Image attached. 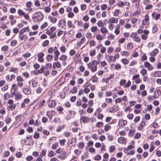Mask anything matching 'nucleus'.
<instances>
[{
  "label": "nucleus",
  "mask_w": 161,
  "mask_h": 161,
  "mask_svg": "<svg viewBox=\"0 0 161 161\" xmlns=\"http://www.w3.org/2000/svg\"><path fill=\"white\" fill-rule=\"evenodd\" d=\"M32 18L34 22H39L43 19V15L41 12H37L33 14Z\"/></svg>",
  "instance_id": "nucleus-1"
},
{
  "label": "nucleus",
  "mask_w": 161,
  "mask_h": 161,
  "mask_svg": "<svg viewBox=\"0 0 161 161\" xmlns=\"http://www.w3.org/2000/svg\"><path fill=\"white\" fill-rule=\"evenodd\" d=\"M97 65L95 60H93L92 62H90L87 64L88 68L91 70L92 72H95L96 71L97 69Z\"/></svg>",
  "instance_id": "nucleus-2"
},
{
  "label": "nucleus",
  "mask_w": 161,
  "mask_h": 161,
  "mask_svg": "<svg viewBox=\"0 0 161 161\" xmlns=\"http://www.w3.org/2000/svg\"><path fill=\"white\" fill-rule=\"evenodd\" d=\"M116 5L119 7L122 8L124 6H129L130 3L129 2L127 1L119 2H118Z\"/></svg>",
  "instance_id": "nucleus-3"
},
{
  "label": "nucleus",
  "mask_w": 161,
  "mask_h": 161,
  "mask_svg": "<svg viewBox=\"0 0 161 161\" xmlns=\"http://www.w3.org/2000/svg\"><path fill=\"white\" fill-rule=\"evenodd\" d=\"M60 52L58 51V49L56 47H55L54 53L55 55L54 60L55 61H57L58 59V56L60 55Z\"/></svg>",
  "instance_id": "nucleus-4"
},
{
  "label": "nucleus",
  "mask_w": 161,
  "mask_h": 161,
  "mask_svg": "<svg viewBox=\"0 0 161 161\" xmlns=\"http://www.w3.org/2000/svg\"><path fill=\"white\" fill-rule=\"evenodd\" d=\"M48 106L49 107H53L56 105V103L55 100L49 99L47 102Z\"/></svg>",
  "instance_id": "nucleus-5"
},
{
  "label": "nucleus",
  "mask_w": 161,
  "mask_h": 161,
  "mask_svg": "<svg viewBox=\"0 0 161 161\" xmlns=\"http://www.w3.org/2000/svg\"><path fill=\"white\" fill-rule=\"evenodd\" d=\"M13 94L15 97V98L17 100H19L21 99L22 98V95L20 93H19L18 91L16 92H13Z\"/></svg>",
  "instance_id": "nucleus-6"
},
{
  "label": "nucleus",
  "mask_w": 161,
  "mask_h": 161,
  "mask_svg": "<svg viewBox=\"0 0 161 161\" xmlns=\"http://www.w3.org/2000/svg\"><path fill=\"white\" fill-rule=\"evenodd\" d=\"M145 126H146V122L145 121H142L138 125L137 129L139 131L142 130Z\"/></svg>",
  "instance_id": "nucleus-7"
},
{
  "label": "nucleus",
  "mask_w": 161,
  "mask_h": 161,
  "mask_svg": "<svg viewBox=\"0 0 161 161\" xmlns=\"http://www.w3.org/2000/svg\"><path fill=\"white\" fill-rule=\"evenodd\" d=\"M149 18L148 14H147L145 16V19L143 20L142 23L143 25H148L149 23Z\"/></svg>",
  "instance_id": "nucleus-8"
},
{
  "label": "nucleus",
  "mask_w": 161,
  "mask_h": 161,
  "mask_svg": "<svg viewBox=\"0 0 161 161\" xmlns=\"http://www.w3.org/2000/svg\"><path fill=\"white\" fill-rule=\"evenodd\" d=\"M32 3L31 2L29 1L26 3V6L27 7V8L26 9V10L29 11H31L33 10V8L31 7Z\"/></svg>",
  "instance_id": "nucleus-9"
},
{
  "label": "nucleus",
  "mask_w": 161,
  "mask_h": 161,
  "mask_svg": "<svg viewBox=\"0 0 161 161\" xmlns=\"http://www.w3.org/2000/svg\"><path fill=\"white\" fill-rule=\"evenodd\" d=\"M144 65L145 67L147 68L148 70H151L153 69V67L147 62H145Z\"/></svg>",
  "instance_id": "nucleus-10"
},
{
  "label": "nucleus",
  "mask_w": 161,
  "mask_h": 161,
  "mask_svg": "<svg viewBox=\"0 0 161 161\" xmlns=\"http://www.w3.org/2000/svg\"><path fill=\"white\" fill-rule=\"evenodd\" d=\"M118 22V19L117 18L113 17L111 19H110L107 21L108 23H116Z\"/></svg>",
  "instance_id": "nucleus-11"
},
{
  "label": "nucleus",
  "mask_w": 161,
  "mask_h": 161,
  "mask_svg": "<svg viewBox=\"0 0 161 161\" xmlns=\"http://www.w3.org/2000/svg\"><path fill=\"white\" fill-rule=\"evenodd\" d=\"M67 155L65 151H62V154L61 155H58V158L62 159L64 160L67 157Z\"/></svg>",
  "instance_id": "nucleus-12"
},
{
  "label": "nucleus",
  "mask_w": 161,
  "mask_h": 161,
  "mask_svg": "<svg viewBox=\"0 0 161 161\" xmlns=\"http://www.w3.org/2000/svg\"><path fill=\"white\" fill-rule=\"evenodd\" d=\"M161 94V92L158 89L155 90L154 93V97L155 98H158L159 95Z\"/></svg>",
  "instance_id": "nucleus-13"
},
{
  "label": "nucleus",
  "mask_w": 161,
  "mask_h": 161,
  "mask_svg": "<svg viewBox=\"0 0 161 161\" xmlns=\"http://www.w3.org/2000/svg\"><path fill=\"white\" fill-rule=\"evenodd\" d=\"M80 120L84 123H87L89 121V119L86 116H83L80 118Z\"/></svg>",
  "instance_id": "nucleus-14"
},
{
  "label": "nucleus",
  "mask_w": 161,
  "mask_h": 161,
  "mask_svg": "<svg viewBox=\"0 0 161 161\" xmlns=\"http://www.w3.org/2000/svg\"><path fill=\"white\" fill-rule=\"evenodd\" d=\"M19 38L20 40H23L25 41H26V39H27V36L26 34H21L19 35Z\"/></svg>",
  "instance_id": "nucleus-15"
},
{
  "label": "nucleus",
  "mask_w": 161,
  "mask_h": 161,
  "mask_svg": "<svg viewBox=\"0 0 161 161\" xmlns=\"http://www.w3.org/2000/svg\"><path fill=\"white\" fill-rule=\"evenodd\" d=\"M53 67L54 69L56 68H60L61 67V64L59 61L54 63L53 64Z\"/></svg>",
  "instance_id": "nucleus-16"
},
{
  "label": "nucleus",
  "mask_w": 161,
  "mask_h": 161,
  "mask_svg": "<svg viewBox=\"0 0 161 161\" xmlns=\"http://www.w3.org/2000/svg\"><path fill=\"white\" fill-rule=\"evenodd\" d=\"M118 141L121 144H123L124 143H126V141L125 138L122 137L119 138Z\"/></svg>",
  "instance_id": "nucleus-17"
},
{
  "label": "nucleus",
  "mask_w": 161,
  "mask_h": 161,
  "mask_svg": "<svg viewBox=\"0 0 161 161\" xmlns=\"http://www.w3.org/2000/svg\"><path fill=\"white\" fill-rule=\"evenodd\" d=\"M100 31L101 33L105 35V34L108 32V30L106 28L104 27H102L100 29Z\"/></svg>",
  "instance_id": "nucleus-18"
},
{
  "label": "nucleus",
  "mask_w": 161,
  "mask_h": 161,
  "mask_svg": "<svg viewBox=\"0 0 161 161\" xmlns=\"http://www.w3.org/2000/svg\"><path fill=\"white\" fill-rule=\"evenodd\" d=\"M23 92L25 94L27 95H29L31 93V91L29 89L26 88H23Z\"/></svg>",
  "instance_id": "nucleus-19"
},
{
  "label": "nucleus",
  "mask_w": 161,
  "mask_h": 161,
  "mask_svg": "<svg viewBox=\"0 0 161 161\" xmlns=\"http://www.w3.org/2000/svg\"><path fill=\"white\" fill-rule=\"evenodd\" d=\"M48 19L50 20L51 22L53 23H55L57 20V19L56 18L50 16H48Z\"/></svg>",
  "instance_id": "nucleus-20"
},
{
  "label": "nucleus",
  "mask_w": 161,
  "mask_h": 161,
  "mask_svg": "<svg viewBox=\"0 0 161 161\" xmlns=\"http://www.w3.org/2000/svg\"><path fill=\"white\" fill-rule=\"evenodd\" d=\"M68 114L66 117V119L67 120H69L71 118V115L72 114V111H69L68 112Z\"/></svg>",
  "instance_id": "nucleus-21"
},
{
  "label": "nucleus",
  "mask_w": 161,
  "mask_h": 161,
  "mask_svg": "<svg viewBox=\"0 0 161 161\" xmlns=\"http://www.w3.org/2000/svg\"><path fill=\"white\" fill-rule=\"evenodd\" d=\"M158 53V50L157 49H154L153 51L151 52L150 53V55L151 56H155Z\"/></svg>",
  "instance_id": "nucleus-22"
},
{
  "label": "nucleus",
  "mask_w": 161,
  "mask_h": 161,
  "mask_svg": "<svg viewBox=\"0 0 161 161\" xmlns=\"http://www.w3.org/2000/svg\"><path fill=\"white\" fill-rule=\"evenodd\" d=\"M117 106H114L111 109L109 110L110 112L113 113L114 112H116L118 110V108L117 107Z\"/></svg>",
  "instance_id": "nucleus-23"
},
{
  "label": "nucleus",
  "mask_w": 161,
  "mask_h": 161,
  "mask_svg": "<svg viewBox=\"0 0 161 161\" xmlns=\"http://www.w3.org/2000/svg\"><path fill=\"white\" fill-rule=\"evenodd\" d=\"M97 60L96 61V63H97V64H99V62L101 61V54H98L97 56Z\"/></svg>",
  "instance_id": "nucleus-24"
},
{
  "label": "nucleus",
  "mask_w": 161,
  "mask_h": 161,
  "mask_svg": "<svg viewBox=\"0 0 161 161\" xmlns=\"http://www.w3.org/2000/svg\"><path fill=\"white\" fill-rule=\"evenodd\" d=\"M154 75L155 77H161V71H156L154 72Z\"/></svg>",
  "instance_id": "nucleus-25"
},
{
  "label": "nucleus",
  "mask_w": 161,
  "mask_h": 161,
  "mask_svg": "<svg viewBox=\"0 0 161 161\" xmlns=\"http://www.w3.org/2000/svg\"><path fill=\"white\" fill-rule=\"evenodd\" d=\"M68 26L69 28H73L75 26L73 25L71 22L70 21L68 20L67 22Z\"/></svg>",
  "instance_id": "nucleus-26"
},
{
  "label": "nucleus",
  "mask_w": 161,
  "mask_h": 161,
  "mask_svg": "<svg viewBox=\"0 0 161 161\" xmlns=\"http://www.w3.org/2000/svg\"><path fill=\"white\" fill-rule=\"evenodd\" d=\"M127 48L128 50H131L133 48V45L130 43H129L127 44Z\"/></svg>",
  "instance_id": "nucleus-27"
},
{
  "label": "nucleus",
  "mask_w": 161,
  "mask_h": 161,
  "mask_svg": "<svg viewBox=\"0 0 161 161\" xmlns=\"http://www.w3.org/2000/svg\"><path fill=\"white\" fill-rule=\"evenodd\" d=\"M67 58V56L65 55H63L61 56L59 59L62 61H65Z\"/></svg>",
  "instance_id": "nucleus-28"
},
{
  "label": "nucleus",
  "mask_w": 161,
  "mask_h": 161,
  "mask_svg": "<svg viewBox=\"0 0 161 161\" xmlns=\"http://www.w3.org/2000/svg\"><path fill=\"white\" fill-rule=\"evenodd\" d=\"M9 71L11 72H14V73H16L18 72L19 71V69L17 68H10V69L9 70Z\"/></svg>",
  "instance_id": "nucleus-29"
},
{
  "label": "nucleus",
  "mask_w": 161,
  "mask_h": 161,
  "mask_svg": "<svg viewBox=\"0 0 161 161\" xmlns=\"http://www.w3.org/2000/svg\"><path fill=\"white\" fill-rule=\"evenodd\" d=\"M77 92L76 87H74L70 91V92L72 94L75 93Z\"/></svg>",
  "instance_id": "nucleus-30"
},
{
  "label": "nucleus",
  "mask_w": 161,
  "mask_h": 161,
  "mask_svg": "<svg viewBox=\"0 0 161 161\" xmlns=\"http://www.w3.org/2000/svg\"><path fill=\"white\" fill-rule=\"evenodd\" d=\"M134 40L135 41L137 42H139L141 41V38L139 36H137V34L135 36Z\"/></svg>",
  "instance_id": "nucleus-31"
},
{
  "label": "nucleus",
  "mask_w": 161,
  "mask_h": 161,
  "mask_svg": "<svg viewBox=\"0 0 161 161\" xmlns=\"http://www.w3.org/2000/svg\"><path fill=\"white\" fill-rule=\"evenodd\" d=\"M66 141V140L65 139H63L59 140V142L61 146H63L64 145Z\"/></svg>",
  "instance_id": "nucleus-32"
},
{
  "label": "nucleus",
  "mask_w": 161,
  "mask_h": 161,
  "mask_svg": "<svg viewBox=\"0 0 161 161\" xmlns=\"http://www.w3.org/2000/svg\"><path fill=\"white\" fill-rule=\"evenodd\" d=\"M63 109V108L61 106L58 107L57 108V110L58 111L59 113L60 114H63L62 111Z\"/></svg>",
  "instance_id": "nucleus-33"
},
{
  "label": "nucleus",
  "mask_w": 161,
  "mask_h": 161,
  "mask_svg": "<svg viewBox=\"0 0 161 161\" xmlns=\"http://www.w3.org/2000/svg\"><path fill=\"white\" fill-rule=\"evenodd\" d=\"M108 139L109 141H112L114 139V136L112 135L108 134Z\"/></svg>",
  "instance_id": "nucleus-34"
},
{
  "label": "nucleus",
  "mask_w": 161,
  "mask_h": 161,
  "mask_svg": "<svg viewBox=\"0 0 161 161\" xmlns=\"http://www.w3.org/2000/svg\"><path fill=\"white\" fill-rule=\"evenodd\" d=\"M84 147V144L83 142H79L78 145V147L82 149Z\"/></svg>",
  "instance_id": "nucleus-35"
},
{
  "label": "nucleus",
  "mask_w": 161,
  "mask_h": 161,
  "mask_svg": "<svg viewBox=\"0 0 161 161\" xmlns=\"http://www.w3.org/2000/svg\"><path fill=\"white\" fill-rule=\"evenodd\" d=\"M17 44V41L16 40H12L11 41V45L12 46H15Z\"/></svg>",
  "instance_id": "nucleus-36"
},
{
  "label": "nucleus",
  "mask_w": 161,
  "mask_h": 161,
  "mask_svg": "<svg viewBox=\"0 0 161 161\" xmlns=\"http://www.w3.org/2000/svg\"><path fill=\"white\" fill-rule=\"evenodd\" d=\"M39 134L35 131L34 132L33 135L34 138L35 139H37L39 137Z\"/></svg>",
  "instance_id": "nucleus-37"
},
{
  "label": "nucleus",
  "mask_w": 161,
  "mask_h": 161,
  "mask_svg": "<svg viewBox=\"0 0 161 161\" xmlns=\"http://www.w3.org/2000/svg\"><path fill=\"white\" fill-rule=\"evenodd\" d=\"M25 13L21 9H19L18 10V14L20 16H23V15H25Z\"/></svg>",
  "instance_id": "nucleus-38"
},
{
  "label": "nucleus",
  "mask_w": 161,
  "mask_h": 161,
  "mask_svg": "<svg viewBox=\"0 0 161 161\" xmlns=\"http://www.w3.org/2000/svg\"><path fill=\"white\" fill-rule=\"evenodd\" d=\"M121 61L122 63L124 64H127L129 62V61L126 58H122Z\"/></svg>",
  "instance_id": "nucleus-39"
},
{
  "label": "nucleus",
  "mask_w": 161,
  "mask_h": 161,
  "mask_svg": "<svg viewBox=\"0 0 161 161\" xmlns=\"http://www.w3.org/2000/svg\"><path fill=\"white\" fill-rule=\"evenodd\" d=\"M120 53L122 56L125 55L126 56H128L129 55V53L127 51H123Z\"/></svg>",
  "instance_id": "nucleus-40"
},
{
  "label": "nucleus",
  "mask_w": 161,
  "mask_h": 161,
  "mask_svg": "<svg viewBox=\"0 0 161 161\" xmlns=\"http://www.w3.org/2000/svg\"><path fill=\"white\" fill-rule=\"evenodd\" d=\"M45 67L44 66H42L41 69L38 70V73L39 74H42L44 72V69Z\"/></svg>",
  "instance_id": "nucleus-41"
},
{
  "label": "nucleus",
  "mask_w": 161,
  "mask_h": 161,
  "mask_svg": "<svg viewBox=\"0 0 161 161\" xmlns=\"http://www.w3.org/2000/svg\"><path fill=\"white\" fill-rule=\"evenodd\" d=\"M111 126L108 124H107L104 127V130L105 131H108L111 129Z\"/></svg>",
  "instance_id": "nucleus-42"
},
{
  "label": "nucleus",
  "mask_w": 161,
  "mask_h": 161,
  "mask_svg": "<svg viewBox=\"0 0 161 161\" xmlns=\"http://www.w3.org/2000/svg\"><path fill=\"white\" fill-rule=\"evenodd\" d=\"M119 25L116 26V29L115 30L114 32L116 35H118L119 33Z\"/></svg>",
  "instance_id": "nucleus-43"
},
{
  "label": "nucleus",
  "mask_w": 161,
  "mask_h": 161,
  "mask_svg": "<svg viewBox=\"0 0 161 161\" xmlns=\"http://www.w3.org/2000/svg\"><path fill=\"white\" fill-rule=\"evenodd\" d=\"M46 152L45 150L44 149H43L42 150V152L40 153V156L42 157L46 155Z\"/></svg>",
  "instance_id": "nucleus-44"
},
{
  "label": "nucleus",
  "mask_w": 161,
  "mask_h": 161,
  "mask_svg": "<svg viewBox=\"0 0 161 161\" xmlns=\"http://www.w3.org/2000/svg\"><path fill=\"white\" fill-rule=\"evenodd\" d=\"M120 122L122 124L121 125L123 126H125L127 124V121L126 120H120Z\"/></svg>",
  "instance_id": "nucleus-45"
},
{
  "label": "nucleus",
  "mask_w": 161,
  "mask_h": 161,
  "mask_svg": "<svg viewBox=\"0 0 161 161\" xmlns=\"http://www.w3.org/2000/svg\"><path fill=\"white\" fill-rule=\"evenodd\" d=\"M48 25V23L47 22H45L43 23L41 26V28L42 29H43L47 27Z\"/></svg>",
  "instance_id": "nucleus-46"
},
{
  "label": "nucleus",
  "mask_w": 161,
  "mask_h": 161,
  "mask_svg": "<svg viewBox=\"0 0 161 161\" xmlns=\"http://www.w3.org/2000/svg\"><path fill=\"white\" fill-rule=\"evenodd\" d=\"M58 142L55 143L54 144H53V145L52 147V148L53 149H56L58 147Z\"/></svg>",
  "instance_id": "nucleus-47"
},
{
  "label": "nucleus",
  "mask_w": 161,
  "mask_h": 161,
  "mask_svg": "<svg viewBox=\"0 0 161 161\" xmlns=\"http://www.w3.org/2000/svg\"><path fill=\"white\" fill-rule=\"evenodd\" d=\"M45 102V101L44 100H43L39 104L38 107L39 108H42L44 105Z\"/></svg>",
  "instance_id": "nucleus-48"
},
{
  "label": "nucleus",
  "mask_w": 161,
  "mask_h": 161,
  "mask_svg": "<svg viewBox=\"0 0 161 161\" xmlns=\"http://www.w3.org/2000/svg\"><path fill=\"white\" fill-rule=\"evenodd\" d=\"M135 131V130H129V135L131 136H132L134 135Z\"/></svg>",
  "instance_id": "nucleus-49"
},
{
  "label": "nucleus",
  "mask_w": 161,
  "mask_h": 161,
  "mask_svg": "<svg viewBox=\"0 0 161 161\" xmlns=\"http://www.w3.org/2000/svg\"><path fill=\"white\" fill-rule=\"evenodd\" d=\"M55 47L53 48L52 47H50L48 50L47 52L48 53H52L54 51V52Z\"/></svg>",
  "instance_id": "nucleus-50"
},
{
  "label": "nucleus",
  "mask_w": 161,
  "mask_h": 161,
  "mask_svg": "<svg viewBox=\"0 0 161 161\" xmlns=\"http://www.w3.org/2000/svg\"><path fill=\"white\" fill-rule=\"evenodd\" d=\"M64 126L63 125L62 126H60L58 127L56 130V131L57 132H59L61 131V130L64 129Z\"/></svg>",
  "instance_id": "nucleus-51"
},
{
  "label": "nucleus",
  "mask_w": 161,
  "mask_h": 161,
  "mask_svg": "<svg viewBox=\"0 0 161 161\" xmlns=\"http://www.w3.org/2000/svg\"><path fill=\"white\" fill-rule=\"evenodd\" d=\"M109 61H113L114 62L115 61V57L112 56H110L109 57Z\"/></svg>",
  "instance_id": "nucleus-52"
},
{
  "label": "nucleus",
  "mask_w": 161,
  "mask_h": 161,
  "mask_svg": "<svg viewBox=\"0 0 161 161\" xmlns=\"http://www.w3.org/2000/svg\"><path fill=\"white\" fill-rule=\"evenodd\" d=\"M96 38L97 40L99 41L103 39V38L102 37V36L100 34L97 35L96 36Z\"/></svg>",
  "instance_id": "nucleus-53"
},
{
  "label": "nucleus",
  "mask_w": 161,
  "mask_h": 161,
  "mask_svg": "<svg viewBox=\"0 0 161 161\" xmlns=\"http://www.w3.org/2000/svg\"><path fill=\"white\" fill-rule=\"evenodd\" d=\"M86 8V4H82L80 5V9L81 10H84Z\"/></svg>",
  "instance_id": "nucleus-54"
},
{
  "label": "nucleus",
  "mask_w": 161,
  "mask_h": 161,
  "mask_svg": "<svg viewBox=\"0 0 161 161\" xmlns=\"http://www.w3.org/2000/svg\"><path fill=\"white\" fill-rule=\"evenodd\" d=\"M122 101V99L121 98H119L116 99L115 100V102L116 103H120Z\"/></svg>",
  "instance_id": "nucleus-55"
},
{
  "label": "nucleus",
  "mask_w": 161,
  "mask_h": 161,
  "mask_svg": "<svg viewBox=\"0 0 161 161\" xmlns=\"http://www.w3.org/2000/svg\"><path fill=\"white\" fill-rule=\"evenodd\" d=\"M32 85L33 87H36L37 86V83L34 80H31Z\"/></svg>",
  "instance_id": "nucleus-56"
},
{
  "label": "nucleus",
  "mask_w": 161,
  "mask_h": 161,
  "mask_svg": "<svg viewBox=\"0 0 161 161\" xmlns=\"http://www.w3.org/2000/svg\"><path fill=\"white\" fill-rule=\"evenodd\" d=\"M101 157L100 155H96L94 158V159L95 160L99 161L101 159Z\"/></svg>",
  "instance_id": "nucleus-57"
},
{
  "label": "nucleus",
  "mask_w": 161,
  "mask_h": 161,
  "mask_svg": "<svg viewBox=\"0 0 161 161\" xmlns=\"http://www.w3.org/2000/svg\"><path fill=\"white\" fill-rule=\"evenodd\" d=\"M44 10L45 12L47 13H49L50 11L51 8L49 6H47L44 8Z\"/></svg>",
  "instance_id": "nucleus-58"
},
{
  "label": "nucleus",
  "mask_w": 161,
  "mask_h": 161,
  "mask_svg": "<svg viewBox=\"0 0 161 161\" xmlns=\"http://www.w3.org/2000/svg\"><path fill=\"white\" fill-rule=\"evenodd\" d=\"M103 125V123L101 122H98L96 124V126L97 127H102Z\"/></svg>",
  "instance_id": "nucleus-59"
},
{
  "label": "nucleus",
  "mask_w": 161,
  "mask_h": 161,
  "mask_svg": "<svg viewBox=\"0 0 161 161\" xmlns=\"http://www.w3.org/2000/svg\"><path fill=\"white\" fill-rule=\"evenodd\" d=\"M134 115L131 114H129L127 115V117L129 119H133Z\"/></svg>",
  "instance_id": "nucleus-60"
},
{
  "label": "nucleus",
  "mask_w": 161,
  "mask_h": 161,
  "mask_svg": "<svg viewBox=\"0 0 161 161\" xmlns=\"http://www.w3.org/2000/svg\"><path fill=\"white\" fill-rule=\"evenodd\" d=\"M97 27L96 26H92L91 28V31L94 32H96L97 30Z\"/></svg>",
  "instance_id": "nucleus-61"
},
{
  "label": "nucleus",
  "mask_w": 161,
  "mask_h": 161,
  "mask_svg": "<svg viewBox=\"0 0 161 161\" xmlns=\"http://www.w3.org/2000/svg\"><path fill=\"white\" fill-rule=\"evenodd\" d=\"M97 25L99 27L101 26L103 27L104 25L102 20L99 21L97 23Z\"/></svg>",
  "instance_id": "nucleus-62"
},
{
  "label": "nucleus",
  "mask_w": 161,
  "mask_h": 161,
  "mask_svg": "<svg viewBox=\"0 0 161 161\" xmlns=\"http://www.w3.org/2000/svg\"><path fill=\"white\" fill-rule=\"evenodd\" d=\"M119 10L118 9H116L115 10L114 12V16H117L119 14Z\"/></svg>",
  "instance_id": "nucleus-63"
},
{
  "label": "nucleus",
  "mask_w": 161,
  "mask_h": 161,
  "mask_svg": "<svg viewBox=\"0 0 161 161\" xmlns=\"http://www.w3.org/2000/svg\"><path fill=\"white\" fill-rule=\"evenodd\" d=\"M140 117L139 116H137L134 119V121L135 122H137L140 120Z\"/></svg>",
  "instance_id": "nucleus-64"
}]
</instances>
